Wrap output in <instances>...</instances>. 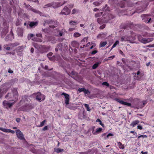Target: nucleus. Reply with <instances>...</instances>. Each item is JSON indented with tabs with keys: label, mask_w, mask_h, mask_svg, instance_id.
<instances>
[{
	"label": "nucleus",
	"mask_w": 154,
	"mask_h": 154,
	"mask_svg": "<svg viewBox=\"0 0 154 154\" xmlns=\"http://www.w3.org/2000/svg\"><path fill=\"white\" fill-rule=\"evenodd\" d=\"M137 37L138 40L142 43L146 44L149 42L152 41V38H145L142 37V36L140 35H137Z\"/></svg>",
	"instance_id": "f257e3e1"
},
{
	"label": "nucleus",
	"mask_w": 154,
	"mask_h": 154,
	"mask_svg": "<svg viewBox=\"0 0 154 154\" xmlns=\"http://www.w3.org/2000/svg\"><path fill=\"white\" fill-rule=\"evenodd\" d=\"M45 23L49 25V27L52 29L54 28L57 25V22L52 20H46Z\"/></svg>",
	"instance_id": "f03ea898"
},
{
	"label": "nucleus",
	"mask_w": 154,
	"mask_h": 154,
	"mask_svg": "<svg viewBox=\"0 0 154 154\" xmlns=\"http://www.w3.org/2000/svg\"><path fill=\"white\" fill-rule=\"evenodd\" d=\"M39 51L40 53H43L48 51L50 49L49 46L41 45L40 46Z\"/></svg>",
	"instance_id": "7ed1b4c3"
},
{
	"label": "nucleus",
	"mask_w": 154,
	"mask_h": 154,
	"mask_svg": "<svg viewBox=\"0 0 154 154\" xmlns=\"http://www.w3.org/2000/svg\"><path fill=\"white\" fill-rule=\"evenodd\" d=\"M36 99L39 102L45 99V96L40 92H38L36 94Z\"/></svg>",
	"instance_id": "20e7f679"
},
{
	"label": "nucleus",
	"mask_w": 154,
	"mask_h": 154,
	"mask_svg": "<svg viewBox=\"0 0 154 154\" xmlns=\"http://www.w3.org/2000/svg\"><path fill=\"white\" fill-rule=\"evenodd\" d=\"M70 10L67 6H65L60 13L61 14H64L67 15L70 13Z\"/></svg>",
	"instance_id": "39448f33"
},
{
	"label": "nucleus",
	"mask_w": 154,
	"mask_h": 154,
	"mask_svg": "<svg viewBox=\"0 0 154 154\" xmlns=\"http://www.w3.org/2000/svg\"><path fill=\"white\" fill-rule=\"evenodd\" d=\"M115 100L117 102L123 105L130 106H131V103L125 102L120 99L116 98Z\"/></svg>",
	"instance_id": "423d86ee"
},
{
	"label": "nucleus",
	"mask_w": 154,
	"mask_h": 154,
	"mask_svg": "<svg viewBox=\"0 0 154 154\" xmlns=\"http://www.w3.org/2000/svg\"><path fill=\"white\" fill-rule=\"evenodd\" d=\"M16 131L17 137L19 139L21 140L25 139L23 134L20 130L17 129Z\"/></svg>",
	"instance_id": "0eeeda50"
},
{
	"label": "nucleus",
	"mask_w": 154,
	"mask_h": 154,
	"mask_svg": "<svg viewBox=\"0 0 154 154\" xmlns=\"http://www.w3.org/2000/svg\"><path fill=\"white\" fill-rule=\"evenodd\" d=\"M67 2L64 1V2L62 4H61L59 2H51V7L53 8H57L59 7L60 6H61L64 4L65 3H66Z\"/></svg>",
	"instance_id": "6e6552de"
},
{
	"label": "nucleus",
	"mask_w": 154,
	"mask_h": 154,
	"mask_svg": "<svg viewBox=\"0 0 154 154\" xmlns=\"http://www.w3.org/2000/svg\"><path fill=\"white\" fill-rule=\"evenodd\" d=\"M10 103L8 101H4L3 102V104L4 106L7 109H8L10 108L14 103Z\"/></svg>",
	"instance_id": "1a4fd4ad"
},
{
	"label": "nucleus",
	"mask_w": 154,
	"mask_h": 154,
	"mask_svg": "<svg viewBox=\"0 0 154 154\" xmlns=\"http://www.w3.org/2000/svg\"><path fill=\"white\" fill-rule=\"evenodd\" d=\"M61 95H64L65 96V103L66 104L68 105L69 104V95L64 92L62 93Z\"/></svg>",
	"instance_id": "9d476101"
},
{
	"label": "nucleus",
	"mask_w": 154,
	"mask_h": 154,
	"mask_svg": "<svg viewBox=\"0 0 154 154\" xmlns=\"http://www.w3.org/2000/svg\"><path fill=\"white\" fill-rule=\"evenodd\" d=\"M12 91L14 93V97L16 100V101L18 99V93L17 89L16 88H14L12 89Z\"/></svg>",
	"instance_id": "9b49d317"
},
{
	"label": "nucleus",
	"mask_w": 154,
	"mask_h": 154,
	"mask_svg": "<svg viewBox=\"0 0 154 154\" xmlns=\"http://www.w3.org/2000/svg\"><path fill=\"white\" fill-rule=\"evenodd\" d=\"M18 35L20 37H22L23 35V28L19 27L17 31Z\"/></svg>",
	"instance_id": "f8f14e48"
},
{
	"label": "nucleus",
	"mask_w": 154,
	"mask_h": 154,
	"mask_svg": "<svg viewBox=\"0 0 154 154\" xmlns=\"http://www.w3.org/2000/svg\"><path fill=\"white\" fill-rule=\"evenodd\" d=\"M8 27H5V28H4L2 31V32H1V35H2V36H5L6 34L8 33Z\"/></svg>",
	"instance_id": "ddd939ff"
},
{
	"label": "nucleus",
	"mask_w": 154,
	"mask_h": 154,
	"mask_svg": "<svg viewBox=\"0 0 154 154\" xmlns=\"http://www.w3.org/2000/svg\"><path fill=\"white\" fill-rule=\"evenodd\" d=\"M58 34H55V35L59 37L62 36L63 34L65 33V30L64 29H63L61 30H57Z\"/></svg>",
	"instance_id": "4468645a"
},
{
	"label": "nucleus",
	"mask_w": 154,
	"mask_h": 154,
	"mask_svg": "<svg viewBox=\"0 0 154 154\" xmlns=\"http://www.w3.org/2000/svg\"><path fill=\"white\" fill-rule=\"evenodd\" d=\"M102 128H97L95 131H92V133L93 134L95 135L100 133L102 131Z\"/></svg>",
	"instance_id": "2eb2a0df"
},
{
	"label": "nucleus",
	"mask_w": 154,
	"mask_h": 154,
	"mask_svg": "<svg viewBox=\"0 0 154 154\" xmlns=\"http://www.w3.org/2000/svg\"><path fill=\"white\" fill-rule=\"evenodd\" d=\"M71 45L72 47L76 48L79 45V44L77 41H74L72 42Z\"/></svg>",
	"instance_id": "dca6fc26"
},
{
	"label": "nucleus",
	"mask_w": 154,
	"mask_h": 154,
	"mask_svg": "<svg viewBox=\"0 0 154 154\" xmlns=\"http://www.w3.org/2000/svg\"><path fill=\"white\" fill-rule=\"evenodd\" d=\"M139 122V121L138 120H135L133 121L130 124V126H132L133 127H134L135 125Z\"/></svg>",
	"instance_id": "f3484780"
},
{
	"label": "nucleus",
	"mask_w": 154,
	"mask_h": 154,
	"mask_svg": "<svg viewBox=\"0 0 154 154\" xmlns=\"http://www.w3.org/2000/svg\"><path fill=\"white\" fill-rule=\"evenodd\" d=\"M38 23L37 22H32L30 23L29 25L30 27H32L33 26H37Z\"/></svg>",
	"instance_id": "a211bd4d"
},
{
	"label": "nucleus",
	"mask_w": 154,
	"mask_h": 154,
	"mask_svg": "<svg viewBox=\"0 0 154 154\" xmlns=\"http://www.w3.org/2000/svg\"><path fill=\"white\" fill-rule=\"evenodd\" d=\"M117 143L119 148L124 149L125 148L124 145L122 144L121 142H118Z\"/></svg>",
	"instance_id": "6ab92c4d"
},
{
	"label": "nucleus",
	"mask_w": 154,
	"mask_h": 154,
	"mask_svg": "<svg viewBox=\"0 0 154 154\" xmlns=\"http://www.w3.org/2000/svg\"><path fill=\"white\" fill-rule=\"evenodd\" d=\"M103 11L99 12L95 14V17H100L101 16L103 15Z\"/></svg>",
	"instance_id": "aec40b11"
},
{
	"label": "nucleus",
	"mask_w": 154,
	"mask_h": 154,
	"mask_svg": "<svg viewBox=\"0 0 154 154\" xmlns=\"http://www.w3.org/2000/svg\"><path fill=\"white\" fill-rule=\"evenodd\" d=\"M79 10L78 9L74 8L73 9L72 11V14H77L79 12Z\"/></svg>",
	"instance_id": "412c9836"
},
{
	"label": "nucleus",
	"mask_w": 154,
	"mask_h": 154,
	"mask_svg": "<svg viewBox=\"0 0 154 154\" xmlns=\"http://www.w3.org/2000/svg\"><path fill=\"white\" fill-rule=\"evenodd\" d=\"M77 23V22L75 21L71 20L69 22V24L71 26L76 25Z\"/></svg>",
	"instance_id": "4be33fe9"
},
{
	"label": "nucleus",
	"mask_w": 154,
	"mask_h": 154,
	"mask_svg": "<svg viewBox=\"0 0 154 154\" xmlns=\"http://www.w3.org/2000/svg\"><path fill=\"white\" fill-rule=\"evenodd\" d=\"M107 42L106 41H104L103 42H100V47H104L107 44Z\"/></svg>",
	"instance_id": "5701e85b"
},
{
	"label": "nucleus",
	"mask_w": 154,
	"mask_h": 154,
	"mask_svg": "<svg viewBox=\"0 0 154 154\" xmlns=\"http://www.w3.org/2000/svg\"><path fill=\"white\" fill-rule=\"evenodd\" d=\"M33 40L34 41H36L41 42H42V39L40 38H37L35 37L33 38Z\"/></svg>",
	"instance_id": "b1692460"
},
{
	"label": "nucleus",
	"mask_w": 154,
	"mask_h": 154,
	"mask_svg": "<svg viewBox=\"0 0 154 154\" xmlns=\"http://www.w3.org/2000/svg\"><path fill=\"white\" fill-rule=\"evenodd\" d=\"M23 49V46H19L16 49V50L17 52H20Z\"/></svg>",
	"instance_id": "393cba45"
},
{
	"label": "nucleus",
	"mask_w": 154,
	"mask_h": 154,
	"mask_svg": "<svg viewBox=\"0 0 154 154\" xmlns=\"http://www.w3.org/2000/svg\"><path fill=\"white\" fill-rule=\"evenodd\" d=\"M81 34L79 32H76L74 33L73 34V36L75 38H77L80 36Z\"/></svg>",
	"instance_id": "a878e982"
},
{
	"label": "nucleus",
	"mask_w": 154,
	"mask_h": 154,
	"mask_svg": "<svg viewBox=\"0 0 154 154\" xmlns=\"http://www.w3.org/2000/svg\"><path fill=\"white\" fill-rule=\"evenodd\" d=\"M55 151L57 153H59L64 151V149L60 148H57L55 150Z\"/></svg>",
	"instance_id": "bb28decb"
},
{
	"label": "nucleus",
	"mask_w": 154,
	"mask_h": 154,
	"mask_svg": "<svg viewBox=\"0 0 154 154\" xmlns=\"http://www.w3.org/2000/svg\"><path fill=\"white\" fill-rule=\"evenodd\" d=\"M119 44V41L117 40L114 43V44L112 46L111 49L115 47L116 46L118 45Z\"/></svg>",
	"instance_id": "cd10ccee"
},
{
	"label": "nucleus",
	"mask_w": 154,
	"mask_h": 154,
	"mask_svg": "<svg viewBox=\"0 0 154 154\" xmlns=\"http://www.w3.org/2000/svg\"><path fill=\"white\" fill-rule=\"evenodd\" d=\"M96 122H99L100 123V125H101L103 127H104V124L103 123H102L101 121L99 119H97Z\"/></svg>",
	"instance_id": "c85d7f7f"
},
{
	"label": "nucleus",
	"mask_w": 154,
	"mask_h": 154,
	"mask_svg": "<svg viewBox=\"0 0 154 154\" xmlns=\"http://www.w3.org/2000/svg\"><path fill=\"white\" fill-rule=\"evenodd\" d=\"M99 65V63H96L94 64L93 66H92V69H96Z\"/></svg>",
	"instance_id": "c756f323"
},
{
	"label": "nucleus",
	"mask_w": 154,
	"mask_h": 154,
	"mask_svg": "<svg viewBox=\"0 0 154 154\" xmlns=\"http://www.w3.org/2000/svg\"><path fill=\"white\" fill-rule=\"evenodd\" d=\"M0 129L5 132L8 133L9 129L0 128Z\"/></svg>",
	"instance_id": "7c9ffc66"
},
{
	"label": "nucleus",
	"mask_w": 154,
	"mask_h": 154,
	"mask_svg": "<svg viewBox=\"0 0 154 154\" xmlns=\"http://www.w3.org/2000/svg\"><path fill=\"white\" fill-rule=\"evenodd\" d=\"M33 45L35 48L39 50L40 48V45H39L37 43H34Z\"/></svg>",
	"instance_id": "2f4dec72"
},
{
	"label": "nucleus",
	"mask_w": 154,
	"mask_h": 154,
	"mask_svg": "<svg viewBox=\"0 0 154 154\" xmlns=\"http://www.w3.org/2000/svg\"><path fill=\"white\" fill-rule=\"evenodd\" d=\"M31 11H32L33 12H34L35 13H37L39 14L40 12L38 10H36L35 9H34V8H31Z\"/></svg>",
	"instance_id": "473e14b6"
},
{
	"label": "nucleus",
	"mask_w": 154,
	"mask_h": 154,
	"mask_svg": "<svg viewBox=\"0 0 154 154\" xmlns=\"http://www.w3.org/2000/svg\"><path fill=\"white\" fill-rule=\"evenodd\" d=\"M131 34L132 36L131 37L132 38V39L134 40L135 39L136 35L133 32H131Z\"/></svg>",
	"instance_id": "72a5a7b5"
},
{
	"label": "nucleus",
	"mask_w": 154,
	"mask_h": 154,
	"mask_svg": "<svg viewBox=\"0 0 154 154\" xmlns=\"http://www.w3.org/2000/svg\"><path fill=\"white\" fill-rule=\"evenodd\" d=\"M93 4L96 6H99L100 5V3L97 2H93Z\"/></svg>",
	"instance_id": "f704fd0d"
},
{
	"label": "nucleus",
	"mask_w": 154,
	"mask_h": 154,
	"mask_svg": "<svg viewBox=\"0 0 154 154\" xmlns=\"http://www.w3.org/2000/svg\"><path fill=\"white\" fill-rule=\"evenodd\" d=\"M84 92L85 95L88 94H90L91 93L88 90H86L85 89Z\"/></svg>",
	"instance_id": "c9c22d12"
},
{
	"label": "nucleus",
	"mask_w": 154,
	"mask_h": 154,
	"mask_svg": "<svg viewBox=\"0 0 154 154\" xmlns=\"http://www.w3.org/2000/svg\"><path fill=\"white\" fill-rule=\"evenodd\" d=\"M46 120H44L42 122H41L40 123V125L38 126V127H41L43 126L45 122H46Z\"/></svg>",
	"instance_id": "e433bc0d"
},
{
	"label": "nucleus",
	"mask_w": 154,
	"mask_h": 154,
	"mask_svg": "<svg viewBox=\"0 0 154 154\" xmlns=\"http://www.w3.org/2000/svg\"><path fill=\"white\" fill-rule=\"evenodd\" d=\"M85 106L87 111H90V108H89V105H88V104H85Z\"/></svg>",
	"instance_id": "4c0bfd02"
},
{
	"label": "nucleus",
	"mask_w": 154,
	"mask_h": 154,
	"mask_svg": "<svg viewBox=\"0 0 154 154\" xmlns=\"http://www.w3.org/2000/svg\"><path fill=\"white\" fill-rule=\"evenodd\" d=\"M51 3H49L48 4H47L46 5H45L44 6V8H46L48 7H51Z\"/></svg>",
	"instance_id": "58836bf2"
},
{
	"label": "nucleus",
	"mask_w": 154,
	"mask_h": 154,
	"mask_svg": "<svg viewBox=\"0 0 154 154\" xmlns=\"http://www.w3.org/2000/svg\"><path fill=\"white\" fill-rule=\"evenodd\" d=\"M97 22L100 24H101L102 23V20L100 18H97Z\"/></svg>",
	"instance_id": "ea45409f"
},
{
	"label": "nucleus",
	"mask_w": 154,
	"mask_h": 154,
	"mask_svg": "<svg viewBox=\"0 0 154 154\" xmlns=\"http://www.w3.org/2000/svg\"><path fill=\"white\" fill-rule=\"evenodd\" d=\"M102 85H105L107 87L109 86V85L108 83L107 82H103L102 83Z\"/></svg>",
	"instance_id": "a19ab883"
},
{
	"label": "nucleus",
	"mask_w": 154,
	"mask_h": 154,
	"mask_svg": "<svg viewBox=\"0 0 154 154\" xmlns=\"http://www.w3.org/2000/svg\"><path fill=\"white\" fill-rule=\"evenodd\" d=\"M34 36V35L33 34H31L29 35H28V39H30L31 38L33 37Z\"/></svg>",
	"instance_id": "79ce46f5"
},
{
	"label": "nucleus",
	"mask_w": 154,
	"mask_h": 154,
	"mask_svg": "<svg viewBox=\"0 0 154 154\" xmlns=\"http://www.w3.org/2000/svg\"><path fill=\"white\" fill-rule=\"evenodd\" d=\"M147 137V136L146 135H141L139 136L138 137V139L140 138V137H143V138H146Z\"/></svg>",
	"instance_id": "37998d69"
},
{
	"label": "nucleus",
	"mask_w": 154,
	"mask_h": 154,
	"mask_svg": "<svg viewBox=\"0 0 154 154\" xmlns=\"http://www.w3.org/2000/svg\"><path fill=\"white\" fill-rule=\"evenodd\" d=\"M85 88H79L78 90V91H79V92H82L84 91Z\"/></svg>",
	"instance_id": "c03bdc74"
},
{
	"label": "nucleus",
	"mask_w": 154,
	"mask_h": 154,
	"mask_svg": "<svg viewBox=\"0 0 154 154\" xmlns=\"http://www.w3.org/2000/svg\"><path fill=\"white\" fill-rule=\"evenodd\" d=\"M3 91L2 89H0V98L2 97L3 95Z\"/></svg>",
	"instance_id": "a18cd8bd"
},
{
	"label": "nucleus",
	"mask_w": 154,
	"mask_h": 154,
	"mask_svg": "<svg viewBox=\"0 0 154 154\" xmlns=\"http://www.w3.org/2000/svg\"><path fill=\"white\" fill-rule=\"evenodd\" d=\"M76 29L75 27L74 28H69L68 31L69 32H72Z\"/></svg>",
	"instance_id": "49530a36"
},
{
	"label": "nucleus",
	"mask_w": 154,
	"mask_h": 154,
	"mask_svg": "<svg viewBox=\"0 0 154 154\" xmlns=\"http://www.w3.org/2000/svg\"><path fill=\"white\" fill-rule=\"evenodd\" d=\"M115 57V56L114 55L111 56L108 58L107 60H112Z\"/></svg>",
	"instance_id": "de8ad7c7"
},
{
	"label": "nucleus",
	"mask_w": 154,
	"mask_h": 154,
	"mask_svg": "<svg viewBox=\"0 0 154 154\" xmlns=\"http://www.w3.org/2000/svg\"><path fill=\"white\" fill-rule=\"evenodd\" d=\"M26 8L27 9H30V10L31 9V8H32L29 5H26Z\"/></svg>",
	"instance_id": "09e8293b"
},
{
	"label": "nucleus",
	"mask_w": 154,
	"mask_h": 154,
	"mask_svg": "<svg viewBox=\"0 0 154 154\" xmlns=\"http://www.w3.org/2000/svg\"><path fill=\"white\" fill-rule=\"evenodd\" d=\"M106 27V25L105 24H103L101 26H100V29H103L105 28Z\"/></svg>",
	"instance_id": "8fccbe9b"
},
{
	"label": "nucleus",
	"mask_w": 154,
	"mask_h": 154,
	"mask_svg": "<svg viewBox=\"0 0 154 154\" xmlns=\"http://www.w3.org/2000/svg\"><path fill=\"white\" fill-rule=\"evenodd\" d=\"M19 45V44L18 43H15L14 44H12L11 45L13 47L17 46Z\"/></svg>",
	"instance_id": "3c124183"
},
{
	"label": "nucleus",
	"mask_w": 154,
	"mask_h": 154,
	"mask_svg": "<svg viewBox=\"0 0 154 154\" xmlns=\"http://www.w3.org/2000/svg\"><path fill=\"white\" fill-rule=\"evenodd\" d=\"M36 36L38 37H41L42 38V35L41 33H38L36 34Z\"/></svg>",
	"instance_id": "603ef678"
},
{
	"label": "nucleus",
	"mask_w": 154,
	"mask_h": 154,
	"mask_svg": "<svg viewBox=\"0 0 154 154\" xmlns=\"http://www.w3.org/2000/svg\"><path fill=\"white\" fill-rule=\"evenodd\" d=\"M8 133H11L13 134H14L15 133V131H14L10 129H9Z\"/></svg>",
	"instance_id": "864d4df0"
},
{
	"label": "nucleus",
	"mask_w": 154,
	"mask_h": 154,
	"mask_svg": "<svg viewBox=\"0 0 154 154\" xmlns=\"http://www.w3.org/2000/svg\"><path fill=\"white\" fill-rule=\"evenodd\" d=\"M97 52V50H94L93 51L91 52V54L92 55H94L96 54Z\"/></svg>",
	"instance_id": "5fc2aeb1"
},
{
	"label": "nucleus",
	"mask_w": 154,
	"mask_h": 154,
	"mask_svg": "<svg viewBox=\"0 0 154 154\" xmlns=\"http://www.w3.org/2000/svg\"><path fill=\"white\" fill-rule=\"evenodd\" d=\"M127 40L125 39V37H122L121 38V41H126Z\"/></svg>",
	"instance_id": "6e6d98bb"
},
{
	"label": "nucleus",
	"mask_w": 154,
	"mask_h": 154,
	"mask_svg": "<svg viewBox=\"0 0 154 154\" xmlns=\"http://www.w3.org/2000/svg\"><path fill=\"white\" fill-rule=\"evenodd\" d=\"M48 129V126H45L42 129V130L44 131H45V130H46Z\"/></svg>",
	"instance_id": "4d7b16f0"
},
{
	"label": "nucleus",
	"mask_w": 154,
	"mask_h": 154,
	"mask_svg": "<svg viewBox=\"0 0 154 154\" xmlns=\"http://www.w3.org/2000/svg\"><path fill=\"white\" fill-rule=\"evenodd\" d=\"M53 54L51 52H50V53H48V54H47V56L49 58H49V56H51Z\"/></svg>",
	"instance_id": "13d9d810"
},
{
	"label": "nucleus",
	"mask_w": 154,
	"mask_h": 154,
	"mask_svg": "<svg viewBox=\"0 0 154 154\" xmlns=\"http://www.w3.org/2000/svg\"><path fill=\"white\" fill-rule=\"evenodd\" d=\"M8 71L9 73H13V71L10 68L8 69Z\"/></svg>",
	"instance_id": "bf43d9fd"
},
{
	"label": "nucleus",
	"mask_w": 154,
	"mask_h": 154,
	"mask_svg": "<svg viewBox=\"0 0 154 154\" xmlns=\"http://www.w3.org/2000/svg\"><path fill=\"white\" fill-rule=\"evenodd\" d=\"M69 8H72L74 6L73 5H67Z\"/></svg>",
	"instance_id": "052dcab7"
},
{
	"label": "nucleus",
	"mask_w": 154,
	"mask_h": 154,
	"mask_svg": "<svg viewBox=\"0 0 154 154\" xmlns=\"http://www.w3.org/2000/svg\"><path fill=\"white\" fill-rule=\"evenodd\" d=\"M113 134H112L109 133L107 136V137H109V136H113Z\"/></svg>",
	"instance_id": "680f3d73"
},
{
	"label": "nucleus",
	"mask_w": 154,
	"mask_h": 154,
	"mask_svg": "<svg viewBox=\"0 0 154 154\" xmlns=\"http://www.w3.org/2000/svg\"><path fill=\"white\" fill-rule=\"evenodd\" d=\"M28 108V109H31V108L30 107L29 104H26L25 105Z\"/></svg>",
	"instance_id": "e2e57ef3"
},
{
	"label": "nucleus",
	"mask_w": 154,
	"mask_h": 154,
	"mask_svg": "<svg viewBox=\"0 0 154 154\" xmlns=\"http://www.w3.org/2000/svg\"><path fill=\"white\" fill-rule=\"evenodd\" d=\"M107 6H108V5H105V7L103 8H102L103 9L102 10H103V11H104L105 10H107V9H105L107 7Z\"/></svg>",
	"instance_id": "0e129e2a"
},
{
	"label": "nucleus",
	"mask_w": 154,
	"mask_h": 154,
	"mask_svg": "<svg viewBox=\"0 0 154 154\" xmlns=\"http://www.w3.org/2000/svg\"><path fill=\"white\" fill-rule=\"evenodd\" d=\"M147 103V101L146 100L143 101V105H145Z\"/></svg>",
	"instance_id": "69168bd1"
},
{
	"label": "nucleus",
	"mask_w": 154,
	"mask_h": 154,
	"mask_svg": "<svg viewBox=\"0 0 154 154\" xmlns=\"http://www.w3.org/2000/svg\"><path fill=\"white\" fill-rule=\"evenodd\" d=\"M137 128L140 130H142V127L140 125H138L137 126Z\"/></svg>",
	"instance_id": "338daca9"
},
{
	"label": "nucleus",
	"mask_w": 154,
	"mask_h": 154,
	"mask_svg": "<svg viewBox=\"0 0 154 154\" xmlns=\"http://www.w3.org/2000/svg\"><path fill=\"white\" fill-rule=\"evenodd\" d=\"M7 50H9L11 48L10 47H4Z\"/></svg>",
	"instance_id": "774afa93"
}]
</instances>
